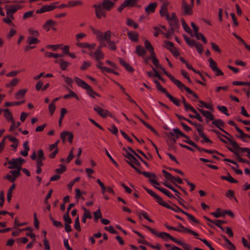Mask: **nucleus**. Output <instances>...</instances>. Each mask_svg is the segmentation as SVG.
<instances>
[{
    "mask_svg": "<svg viewBox=\"0 0 250 250\" xmlns=\"http://www.w3.org/2000/svg\"><path fill=\"white\" fill-rule=\"evenodd\" d=\"M177 87L181 90L183 91V89H185L188 94H191L192 96L196 100L199 99V96L198 95L192 90H191L189 87L186 86L185 84H184L181 82L178 85Z\"/></svg>",
    "mask_w": 250,
    "mask_h": 250,
    "instance_id": "13",
    "label": "nucleus"
},
{
    "mask_svg": "<svg viewBox=\"0 0 250 250\" xmlns=\"http://www.w3.org/2000/svg\"><path fill=\"white\" fill-rule=\"evenodd\" d=\"M164 226L168 229L169 230H173L179 232H183V233H188L191 234L194 236L197 237V236H199V234L197 233L196 232L188 228L185 227H184L181 223H179L178 224V227L179 228H177L172 226H170L168 225L167 223H165L164 224Z\"/></svg>",
    "mask_w": 250,
    "mask_h": 250,
    "instance_id": "4",
    "label": "nucleus"
},
{
    "mask_svg": "<svg viewBox=\"0 0 250 250\" xmlns=\"http://www.w3.org/2000/svg\"><path fill=\"white\" fill-rule=\"evenodd\" d=\"M148 60H151L152 61L153 63L157 67V68H159V66L161 65L159 63V60L156 57L155 53H154V54L152 53V54L150 55V56H148Z\"/></svg>",
    "mask_w": 250,
    "mask_h": 250,
    "instance_id": "30",
    "label": "nucleus"
},
{
    "mask_svg": "<svg viewBox=\"0 0 250 250\" xmlns=\"http://www.w3.org/2000/svg\"><path fill=\"white\" fill-rule=\"evenodd\" d=\"M119 60L120 63L123 65L127 71L130 73H132L134 71V69L132 67V66L127 63L124 59L119 58Z\"/></svg>",
    "mask_w": 250,
    "mask_h": 250,
    "instance_id": "20",
    "label": "nucleus"
},
{
    "mask_svg": "<svg viewBox=\"0 0 250 250\" xmlns=\"http://www.w3.org/2000/svg\"><path fill=\"white\" fill-rule=\"evenodd\" d=\"M198 110L207 119L210 121L214 120V115L209 111L205 110L201 108H198Z\"/></svg>",
    "mask_w": 250,
    "mask_h": 250,
    "instance_id": "23",
    "label": "nucleus"
},
{
    "mask_svg": "<svg viewBox=\"0 0 250 250\" xmlns=\"http://www.w3.org/2000/svg\"><path fill=\"white\" fill-rule=\"evenodd\" d=\"M94 110L101 117L105 118L107 117L106 113L108 112V110L104 109L99 106H95L94 107Z\"/></svg>",
    "mask_w": 250,
    "mask_h": 250,
    "instance_id": "24",
    "label": "nucleus"
},
{
    "mask_svg": "<svg viewBox=\"0 0 250 250\" xmlns=\"http://www.w3.org/2000/svg\"><path fill=\"white\" fill-rule=\"evenodd\" d=\"M74 228L78 231H81V230L79 216L75 219Z\"/></svg>",
    "mask_w": 250,
    "mask_h": 250,
    "instance_id": "58",
    "label": "nucleus"
},
{
    "mask_svg": "<svg viewBox=\"0 0 250 250\" xmlns=\"http://www.w3.org/2000/svg\"><path fill=\"white\" fill-rule=\"evenodd\" d=\"M198 151L200 152H206V153H208L209 154H214H214H218V153H219V152L215 149L210 150V149H207L205 148H203L202 147H200Z\"/></svg>",
    "mask_w": 250,
    "mask_h": 250,
    "instance_id": "46",
    "label": "nucleus"
},
{
    "mask_svg": "<svg viewBox=\"0 0 250 250\" xmlns=\"http://www.w3.org/2000/svg\"><path fill=\"white\" fill-rule=\"evenodd\" d=\"M68 135V141L70 143H72L73 139V134L72 132H70L68 131H64L61 133L60 138L63 142L65 141V137Z\"/></svg>",
    "mask_w": 250,
    "mask_h": 250,
    "instance_id": "16",
    "label": "nucleus"
},
{
    "mask_svg": "<svg viewBox=\"0 0 250 250\" xmlns=\"http://www.w3.org/2000/svg\"><path fill=\"white\" fill-rule=\"evenodd\" d=\"M71 97L74 98L78 101L79 100V98L78 96V95L76 94V93L70 89H69V93L65 95L63 97V98L65 99H68V98H70Z\"/></svg>",
    "mask_w": 250,
    "mask_h": 250,
    "instance_id": "36",
    "label": "nucleus"
},
{
    "mask_svg": "<svg viewBox=\"0 0 250 250\" xmlns=\"http://www.w3.org/2000/svg\"><path fill=\"white\" fill-rule=\"evenodd\" d=\"M153 71L154 72V76L157 78L159 80L161 81L163 83H165L166 80L160 76L159 73L157 71L156 69L154 67H152Z\"/></svg>",
    "mask_w": 250,
    "mask_h": 250,
    "instance_id": "49",
    "label": "nucleus"
},
{
    "mask_svg": "<svg viewBox=\"0 0 250 250\" xmlns=\"http://www.w3.org/2000/svg\"><path fill=\"white\" fill-rule=\"evenodd\" d=\"M124 2L127 6L134 7L136 6L138 0H125Z\"/></svg>",
    "mask_w": 250,
    "mask_h": 250,
    "instance_id": "47",
    "label": "nucleus"
},
{
    "mask_svg": "<svg viewBox=\"0 0 250 250\" xmlns=\"http://www.w3.org/2000/svg\"><path fill=\"white\" fill-rule=\"evenodd\" d=\"M213 122L212 123V125H214L216 127L218 128L221 131V129L223 128L222 127H223L225 125L224 122L221 119H217L212 120Z\"/></svg>",
    "mask_w": 250,
    "mask_h": 250,
    "instance_id": "34",
    "label": "nucleus"
},
{
    "mask_svg": "<svg viewBox=\"0 0 250 250\" xmlns=\"http://www.w3.org/2000/svg\"><path fill=\"white\" fill-rule=\"evenodd\" d=\"M26 42L28 44L31 45L32 44H38L40 42V41L37 38L29 36L27 38Z\"/></svg>",
    "mask_w": 250,
    "mask_h": 250,
    "instance_id": "37",
    "label": "nucleus"
},
{
    "mask_svg": "<svg viewBox=\"0 0 250 250\" xmlns=\"http://www.w3.org/2000/svg\"><path fill=\"white\" fill-rule=\"evenodd\" d=\"M95 59L97 62H99L100 60L104 58V54L102 52V50H96L94 52Z\"/></svg>",
    "mask_w": 250,
    "mask_h": 250,
    "instance_id": "38",
    "label": "nucleus"
},
{
    "mask_svg": "<svg viewBox=\"0 0 250 250\" xmlns=\"http://www.w3.org/2000/svg\"><path fill=\"white\" fill-rule=\"evenodd\" d=\"M181 23L185 31L188 33L190 34L191 35H192V32L191 29L187 24L184 19H181Z\"/></svg>",
    "mask_w": 250,
    "mask_h": 250,
    "instance_id": "40",
    "label": "nucleus"
},
{
    "mask_svg": "<svg viewBox=\"0 0 250 250\" xmlns=\"http://www.w3.org/2000/svg\"><path fill=\"white\" fill-rule=\"evenodd\" d=\"M19 82V80L18 78H14L10 83H6L5 86L7 88L12 87L15 86Z\"/></svg>",
    "mask_w": 250,
    "mask_h": 250,
    "instance_id": "43",
    "label": "nucleus"
},
{
    "mask_svg": "<svg viewBox=\"0 0 250 250\" xmlns=\"http://www.w3.org/2000/svg\"><path fill=\"white\" fill-rule=\"evenodd\" d=\"M221 210V208H217L216 209V212H211L210 214L213 215L215 218H219L220 217H224L226 213H225V210H223L222 212H220Z\"/></svg>",
    "mask_w": 250,
    "mask_h": 250,
    "instance_id": "32",
    "label": "nucleus"
},
{
    "mask_svg": "<svg viewBox=\"0 0 250 250\" xmlns=\"http://www.w3.org/2000/svg\"><path fill=\"white\" fill-rule=\"evenodd\" d=\"M52 25L50 23V20L47 21L43 25V28L46 31H49L51 28Z\"/></svg>",
    "mask_w": 250,
    "mask_h": 250,
    "instance_id": "62",
    "label": "nucleus"
},
{
    "mask_svg": "<svg viewBox=\"0 0 250 250\" xmlns=\"http://www.w3.org/2000/svg\"><path fill=\"white\" fill-rule=\"evenodd\" d=\"M8 164L11 165V166H9L8 167V168L9 169H14V168H19V167H18L17 161L16 160V159L12 158L10 161H8Z\"/></svg>",
    "mask_w": 250,
    "mask_h": 250,
    "instance_id": "41",
    "label": "nucleus"
},
{
    "mask_svg": "<svg viewBox=\"0 0 250 250\" xmlns=\"http://www.w3.org/2000/svg\"><path fill=\"white\" fill-rule=\"evenodd\" d=\"M143 188L150 195H151L156 200V201L158 203V204L165 207L167 208V207H168V204L167 203L164 202L163 199L156 193H155L154 191L145 186H143Z\"/></svg>",
    "mask_w": 250,
    "mask_h": 250,
    "instance_id": "6",
    "label": "nucleus"
},
{
    "mask_svg": "<svg viewBox=\"0 0 250 250\" xmlns=\"http://www.w3.org/2000/svg\"><path fill=\"white\" fill-rule=\"evenodd\" d=\"M166 19L167 20L170 28L174 29L179 28V20H170L169 19V14H167L166 15Z\"/></svg>",
    "mask_w": 250,
    "mask_h": 250,
    "instance_id": "22",
    "label": "nucleus"
},
{
    "mask_svg": "<svg viewBox=\"0 0 250 250\" xmlns=\"http://www.w3.org/2000/svg\"><path fill=\"white\" fill-rule=\"evenodd\" d=\"M27 90L26 89H21L19 90L15 94V98L17 99H19V97H23L27 92Z\"/></svg>",
    "mask_w": 250,
    "mask_h": 250,
    "instance_id": "44",
    "label": "nucleus"
},
{
    "mask_svg": "<svg viewBox=\"0 0 250 250\" xmlns=\"http://www.w3.org/2000/svg\"><path fill=\"white\" fill-rule=\"evenodd\" d=\"M183 38L185 40L186 43L191 47L193 46L194 42L195 41L194 40H190L189 37L186 35H183Z\"/></svg>",
    "mask_w": 250,
    "mask_h": 250,
    "instance_id": "48",
    "label": "nucleus"
},
{
    "mask_svg": "<svg viewBox=\"0 0 250 250\" xmlns=\"http://www.w3.org/2000/svg\"><path fill=\"white\" fill-rule=\"evenodd\" d=\"M184 9L185 13L186 15H191L193 13L191 8L188 4L182 7Z\"/></svg>",
    "mask_w": 250,
    "mask_h": 250,
    "instance_id": "54",
    "label": "nucleus"
},
{
    "mask_svg": "<svg viewBox=\"0 0 250 250\" xmlns=\"http://www.w3.org/2000/svg\"><path fill=\"white\" fill-rule=\"evenodd\" d=\"M193 46H194L196 47L198 52L200 54H201L203 53V46L201 43H200L198 42L195 41L194 42Z\"/></svg>",
    "mask_w": 250,
    "mask_h": 250,
    "instance_id": "42",
    "label": "nucleus"
},
{
    "mask_svg": "<svg viewBox=\"0 0 250 250\" xmlns=\"http://www.w3.org/2000/svg\"><path fill=\"white\" fill-rule=\"evenodd\" d=\"M91 65V63L90 62H86L84 61L82 66L80 67V69L81 70L84 71L88 69Z\"/></svg>",
    "mask_w": 250,
    "mask_h": 250,
    "instance_id": "53",
    "label": "nucleus"
},
{
    "mask_svg": "<svg viewBox=\"0 0 250 250\" xmlns=\"http://www.w3.org/2000/svg\"><path fill=\"white\" fill-rule=\"evenodd\" d=\"M17 170H11L10 171V173L13 175L14 177H15L16 178L19 177L21 175V173L20 172V170L21 168H16Z\"/></svg>",
    "mask_w": 250,
    "mask_h": 250,
    "instance_id": "56",
    "label": "nucleus"
},
{
    "mask_svg": "<svg viewBox=\"0 0 250 250\" xmlns=\"http://www.w3.org/2000/svg\"><path fill=\"white\" fill-rule=\"evenodd\" d=\"M160 69L162 70L163 73L171 81L172 83H173L177 86L178 85L181 83V81L177 80L175 78V77L170 74V73H168L166 69L164 68L162 65L159 66V68Z\"/></svg>",
    "mask_w": 250,
    "mask_h": 250,
    "instance_id": "14",
    "label": "nucleus"
},
{
    "mask_svg": "<svg viewBox=\"0 0 250 250\" xmlns=\"http://www.w3.org/2000/svg\"><path fill=\"white\" fill-rule=\"evenodd\" d=\"M69 7H74L78 5H81L83 4V2L81 0H71L68 2Z\"/></svg>",
    "mask_w": 250,
    "mask_h": 250,
    "instance_id": "45",
    "label": "nucleus"
},
{
    "mask_svg": "<svg viewBox=\"0 0 250 250\" xmlns=\"http://www.w3.org/2000/svg\"><path fill=\"white\" fill-rule=\"evenodd\" d=\"M107 43L109 46V49H110L111 50H113V51L116 50L117 47L115 44V42L112 41L111 40V41H109L108 42H107Z\"/></svg>",
    "mask_w": 250,
    "mask_h": 250,
    "instance_id": "63",
    "label": "nucleus"
},
{
    "mask_svg": "<svg viewBox=\"0 0 250 250\" xmlns=\"http://www.w3.org/2000/svg\"><path fill=\"white\" fill-rule=\"evenodd\" d=\"M22 6L18 4L11 5H5V8L6 10V14H14L16 13L18 10L22 8Z\"/></svg>",
    "mask_w": 250,
    "mask_h": 250,
    "instance_id": "12",
    "label": "nucleus"
},
{
    "mask_svg": "<svg viewBox=\"0 0 250 250\" xmlns=\"http://www.w3.org/2000/svg\"><path fill=\"white\" fill-rule=\"evenodd\" d=\"M56 107L55 105V104L53 103H50L48 105V109L50 114L51 116H52L54 114L55 110H56Z\"/></svg>",
    "mask_w": 250,
    "mask_h": 250,
    "instance_id": "59",
    "label": "nucleus"
},
{
    "mask_svg": "<svg viewBox=\"0 0 250 250\" xmlns=\"http://www.w3.org/2000/svg\"><path fill=\"white\" fill-rule=\"evenodd\" d=\"M126 24L129 26H132L134 29H137L139 25L131 19H127Z\"/></svg>",
    "mask_w": 250,
    "mask_h": 250,
    "instance_id": "51",
    "label": "nucleus"
},
{
    "mask_svg": "<svg viewBox=\"0 0 250 250\" xmlns=\"http://www.w3.org/2000/svg\"><path fill=\"white\" fill-rule=\"evenodd\" d=\"M82 209L84 211V213L83 214V216L85 217V218L88 219H92V216L91 214L90 211L89 210H88L87 208H86L85 207H83L82 208Z\"/></svg>",
    "mask_w": 250,
    "mask_h": 250,
    "instance_id": "55",
    "label": "nucleus"
},
{
    "mask_svg": "<svg viewBox=\"0 0 250 250\" xmlns=\"http://www.w3.org/2000/svg\"><path fill=\"white\" fill-rule=\"evenodd\" d=\"M230 144L233 147L234 150H236L238 154L241 152H247V156L250 159V148L248 147H241L236 141H231Z\"/></svg>",
    "mask_w": 250,
    "mask_h": 250,
    "instance_id": "10",
    "label": "nucleus"
},
{
    "mask_svg": "<svg viewBox=\"0 0 250 250\" xmlns=\"http://www.w3.org/2000/svg\"><path fill=\"white\" fill-rule=\"evenodd\" d=\"M143 227L147 230H148L149 231H150L153 235L155 236L160 237L162 239H165V241H167V240L165 239V237H167L169 239H170V238H171L172 236H171L169 233L165 232H157V230L155 229H153L150 227L149 226H148L147 225H143Z\"/></svg>",
    "mask_w": 250,
    "mask_h": 250,
    "instance_id": "7",
    "label": "nucleus"
},
{
    "mask_svg": "<svg viewBox=\"0 0 250 250\" xmlns=\"http://www.w3.org/2000/svg\"><path fill=\"white\" fill-rule=\"evenodd\" d=\"M63 219L65 221V224H71L72 222V219L70 217L68 212H66L63 215Z\"/></svg>",
    "mask_w": 250,
    "mask_h": 250,
    "instance_id": "61",
    "label": "nucleus"
},
{
    "mask_svg": "<svg viewBox=\"0 0 250 250\" xmlns=\"http://www.w3.org/2000/svg\"><path fill=\"white\" fill-rule=\"evenodd\" d=\"M236 130L240 133V135H236V137L237 138L241 139L243 141L246 142L247 141L244 139V138H247L250 139V135L245 134L244 132L239 128L238 127H236Z\"/></svg>",
    "mask_w": 250,
    "mask_h": 250,
    "instance_id": "26",
    "label": "nucleus"
},
{
    "mask_svg": "<svg viewBox=\"0 0 250 250\" xmlns=\"http://www.w3.org/2000/svg\"><path fill=\"white\" fill-rule=\"evenodd\" d=\"M162 172L164 175L165 178L168 181H169L173 185L177 182L178 184H183V180L179 177H174L170 173L167 171L166 170L163 169Z\"/></svg>",
    "mask_w": 250,
    "mask_h": 250,
    "instance_id": "8",
    "label": "nucleus"
},
{
    "mask_svg": "<svg viewBox=\"0 0 250 250\" xmlns=\"http://www.w3.org/2000/svg\"><path fill=\"white\" fill-rule=\"evenodd\" d=\"M154 83L156 84L157 89L158 91H160L161 92L164 93L166 96L168 98L169 100L176 106H179L180 105V100L171 95L166 89V88H164L157 80H154Z\"/></svg>",
    "mask_w": 250,
    "mask_h": 250,
    "instance_id": "3",
    "label": "nucleus"
},
{
    "mask_svg": "<svg viewBox=\"0 0 250 250\" xmlns=\"http://www.w3.org/2000/svg\"><path fill=\"white\" fill-rule=\"evenodd\" d=\"M182 137H184L186 139V140H183L184 142L187 143L188 144L195 148L197 150H199L200 147H199L196 143L190 140V138L188 136L184 134Z\"/></svg>",
    "mask_w": 250,
    "mask_h": 250,
    "instance_id": "27",
    "label": "nucleus"
},
{
    "mask_svg": "<svg viewBox=\"0 0 250 250\" xmlns=\"http://www.w3.org/2000/svg\"><path fill=\"white\" fill-rule=\"evenodd\" d=\"M217 108L220 111L223 112L224 114H225L227 116H229V114L228 112V108H227V107L226 106H224V105H222V106L218 105L217 106Z\"/></svg>",
    "mask_w": 250,
    "mask_h": 250,
    "instance_id": "64",
    "label": "nucleus"
},
{
    "mask_svg": "<svg viewBox=\"0 0 250 250\" xmlns=\"http://www.w3.org/2000/svg\"><path fill=\"white\" fill-rule=\"evenodd\" d=\"M98 62V63L96 64V67L100 69L102 73H104L105 72H106L107 70H108V67L105 66H102V65L103 64V62H101L100 61Z\"/></svg>",
    "mask_w": 250,
    "mask_h": 250,
    "instance_id": "50",
    "label": "nucleus"
},
{
    "mask_svg": "<svg viewBox=\"0 0 250 250\" xmlns=\"http://www.w3.org/2000/svg\"><path fill=\"white\" fill-rule=\"evenodd\" d=\"M145 46L146 49L150 52V55L155 53L154 51V47L151 44V43L147 40L145 42Z\"/></svg>",
    "mask_w": 250,
    "mask_h": 250,
    "instance_id": "39",
    "label": "nucleus"
},
{
    "mask_svg": "<svg viewBox=\"0 0 250 250\" xmlns=\"http://www.w3.org/2000/svg\"><path fill=\"white\" fill-rule=\"evenodd\" d=\"M227 148L236 156L237 161L239 163H246L250 165V162L245 159L242 158L237 151L234 150V149L230 147H227Z\"/></svg>",
    "mask_w": 250,
    "mask_h": 250,
    "instance_id": "15",
    "label": "nucleus"
},
{
    "mask_svg": "<svg viewBox=\"0 0 250 250\" xmlns=\"http://www.w3.org/2000/svg\"><path fill=\"white\" fill-rule=\"evenodd\" d=\"M157 6V3L155 2L149 3L145 8L146 13L148 15L151 13H154Z\"/></svg>",
    "mask_w": 250,
    "mask_h": 250,
    "instance_id": "25",
    "label": "nucleus"
},
{
    "mask_svg": "<svg viewBox=\"0 0 250 250\" xmlns=\"http://www.w3.org/2000/svg\"><path fill=\"white\" fill-rule=\"evenodd\" d=\"M139 56H143L146 53L145 49L141 45H137L135 52Z\"/></svg>",
    "mask_w": 250,
    "mask_h": 250,
    "instance_id": "35",
    "label": "nucleus"
},
{
    "mask_svg": "<svg viewBox=\"0 0 250 250\" xmlns=\"http://www.w3.org/2000/svg\"><path fill=\"white\" fill-rule=\"evenodd\" d=\"M173 132H170L166 134L167 137L169 135L174 136L176 139H178L180 137H183L184 133H183L178 128H175L172 129Z\"/></svg>",
    "mask_w": 250,
    "mask_h": 250,
    "instance_id": "18",
    "label": "nucleus"
},
{
    "mask_svg": "<svg viewBox=\"0 0 250 250\" xmlns=\"http://www.w3.org/2000/svg\"><path fill=\"white\" fill-rule=\"evenodd\" d=\"M3 116L8 121L14 120L12 113L8 108L3 109Z\"/></svg>",
    "mask_w": 250,
    "mask_h": 250,
    "instance_id": "33",
    "label": "nucleus"
},
{
    "mask_svg": "<svg viewBox=\"0 0 250 250\" xmlns=\"http://www.w3.org/2000/svg\"><path fill=\"white\" fill-rule=\"evenodd\" d=\"M228 176H221L220 178L222 180H226L231 183H237L238 181L234 179L229 174V172H227Z\"/></svg>",
    "mask_w": 250,
    "mask_h": 250,
    "instance_id": "31",
    "label": "nucleus"
},
{
    "mask_svg": "<svg viewBox=\"0 0 250 250\" xmlns=\"http://www.w3.org/2000/svg\"><path fill=\"white\" fill-rule=\"evenodd\" d=\"M168 5V3L167 2H164L161 7V9L160 10V15L161 17H163L164 16L166 17V14H168L167 13V6Z\"/></svg>",
    "mask_w": 250,
    "mask_h": 250,
    "instance_id": "28",
    "label": "nucleus"
},
{
    "mask_svg": "<svg viewBox=\"0 0 250 250\" xmlns=\"http://www.w3.org/2000/svg\"><path fill=\"white\" fill-rule=\"evenodd\" d=\"M74 81L79 86L81 87L83 89H86L87 94L91 97L95 98V95L99 97H101V95L95 92L92 89V87L84 81L77 77H74Z\"/></svg>",
    "mask_w": 250,
    "mask_h": 250,
    "instance_id": "1",
    "label": "nucleus"
},
{
    "mask_svg": "<svg viewBox=\"0 0 250 250\" xmlns=\"http://www.w3.org/2000/svg\"><path fill=\"white\" fill-rule=\"evenodd\" d=\"M93 7L95 9L96 17L99 19H101L102 17V12L104 8L102 7L101 4H94Z\"/></svg>",
    "mask_w": 250,
    "mask_h": 250,
    "instance_id": "21",
    "label": "nucleus"
},
{
    "mask_svg": "<svg viewBox=\"0 0 250 250\" xmlns=\"http://www.w3.org/2000/svg\"><path fill=\"white\" fill-rule=\"evenodd\" d=\"M59 2H55L51 3L49 5H45L42 6L40 9H38L36 11V14H42L46 12H50L57 8L56 5L58 4Z\"/></svg>",
    "mask_w": 250,
    "mask_h": 250,
    "instance_id": "11",
    "label": "nucleus"
},
{
    "mask_svg": "<svg viewBox=\"0 0 250 250\" xmlns=\"http://www.w3.org/2000/svg\"><path fill=\"white\" fill-rule=\"evenodd\" d=\"M211 131L215 133L217 135V137L218 138H219V139L220 140V141H221L222 143H224V144H227L228 142L225 140L224 139H223V138H221L220 136H221L224 138H225L227 140H228V141L230 143V142L232 141H235L234 139H230V138H228V136L224 135V134H222L221 133H220L219 131H218L216 129H211Z\"/></svg>",
    "mask_w": 250,
    "mask_h": 250,
    "instance_id": "17",
    "label": "nucleus"
},
{
    "mask_svg": "<svg viewBox=\"0 0 250 250\" xmlns=\"http://www.w3.org/2000/svg\"><path fill=\"white\" fill-rule=\"evenodd\" d=\"M128 164L139 174L143 175L145 177L148 178V181L151 184H154L156 186H159L160 183L157 181V177L156 174L154 173H150L148 172L142 171L138 168L135 167L132 163L129 162Z\"/></svg>",
    "mask_w": 250,
    "mask_h": 250,
    "instance_id": "2",
    "label": "nucleus"
},
{
    "mask_svg": "<svg viewBox=\"0 0 250 250\" xmlns=\"http://www.w3.org/2000/svg\"><path fill=\"white\" fill-rule=\"evenodd\" d=\"M197 239L202 241L205 245H206L210 250H215L208 242L206 239H202L199 237H196Z\"/></svg>",
    "mask_w": 250,
    "mask_h": 250,
    "instance_id": "60",
    "label": "nucleus"
},
{
    "mask_svg": "<svg viewBox=\"0 0 250 250\" xmlns=\"http://www.w3.org/2000/svg\"><path fill=\"white\" fill-rule=\"evenodd\" d=\"M208 62H209V66L213 71L218 67L217 63L211 58L208 59Z\"/></svg>",
    "mask_w": 250,
    "mask_h": 250,
    "instance_id": "52",
    "label": "nucleus"
},
{
    "mask_svg": "<svg viewBox=\"0 0 250 250\" xmlns=\"http://www.w3.org/2000/svg\"><path fill=\"white\" fill-rule=\"evenodd\" d=\"M101 5L104 9L109 11L114 7L115 3L110 0H103Z\"/></svg>",
    "mask_w": 250,
    "mask_h": 250,
    "instance_id": "19",
    "label": "nucleus"
},
{
    "mask_svg": "<svg viewBox=\"0 0 250 250\" xmlns=\"http://www.w3.org/2000/svg\"><path fill=\"white\" fill-rule=\"evenodd\" d=\"M196 129L198 132L199 135L203 139V140H201V143L203 144L207 143L211 144L213 143V142L209 139L204 132V126L202 124H199L198 127H196Z\"/></svg>",
    "mask_w": 250,
    "mask_h": 250,
    "instance_id": "9",
    "label": "nucleus"
},
{
    "mask_svg": "<svg viewBox=\"0 0 250 250\" xmlns=\"http://www.w3.org/2000/svg\"><path fill=\"white\" fill-rule=\"evenodd\" d=\"M128 38L132 42L138 41L139 34L136 31H129L127 33Z\"/></svg>",
    "mask_w": 250,
    "mask_h": 250,
    "instance_id": "29",
    "label": "nucleus"
},
{
    "mask_svg": "<svg viewBox=\"0 0 250 250\" xmlns=\"http://www.w3.org/2000/svg\"><path fill=\"white\" fill-rule=\"evenodd\" d=\"M168 202L170 203L172 205L173 207L168 205V207H167V208L172 210L175 211V212H180L185 214V215H186L194 224L198 225L200 224V222L197 219H196L193 215L190 214L189 213H188L186 211H185L184 210L180 208L178 206L172 203L170 201H168Z\"/></svg>",
    "mask_w": 250,
    "mask_h": 250,
    "instance_id": "5",
    "label": "nucleus"
},
{
    "mask_svg": "<svg viewBox=\"0 0 250 250\" xmlns=\"http://www.w3.org/2000/svg\"><path fill=\"white\" fill-rule=\"evenodd\" d=\"M137 151L140 154H141L142 156H143L147 160H152L153 159V157L152 155L150 153H147V155H146L144 152H143L140 149H137Z\"/></svg>",
    "mask_w": 250,
    "mask_h": 250,
    "instance_id": "57",
    "label": "nucleus"
}]
</instances>
